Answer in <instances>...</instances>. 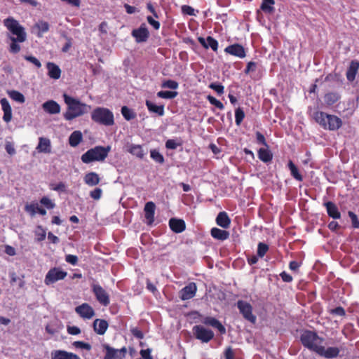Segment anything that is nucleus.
<instances>
[{
  "label": "nucleus",
  "instance_id": "nucleus-1",
  "mask_svg": "<svg viewBox=\"0 0 359 359\" xmlns=\"http://www.w3.org/2000/svg\"><path fill=\"white\" fill-rule=\"evenodd\" d=\"M300 340L305 347L316 353L320 357L333 358L343 356L340 354L341 352L344 351L341 345L334 346L332 340L325 343L324 339L315 332L304 331L301 334Z\"/></svg>",
  "mask_w": 359,
  "mask_h": 359
},
{
  "label": "nucleus",
  "instance_id": "nucleus-2",
  "mask_svg": "<svg viewBox=\"0 0 359 359\" xmlns=\"http://www.w3.org/2000/svg\"><path fill=\"white\" fill-rule=\"evenodd\" d=\"M64 101L67 105V110L64 113V118L67 121L87 114L90 110V106L81 102L79 100L74 98L67 94L63 95Z\"/></svg>",
  "mask_w": 359,
  "mask_h": 359
},
{
  "label": "nucleus",
  "instance_id": "nucleus-3",
  "mask_svg": "<svg viewBox=\"0 0 359 359\" xmlns=\"http://www.w3.org/2000/svg\"><path fill=\"white\" fill-rule=\"evenodd\" d=\"M313 117L315 121L325 130H337L342 125V121L340 118L323 111H316L314 113Z\"/></svg>",
  "mask_w": 359,
  "mask_h": 359
},
{
  "label": "nucleus",
  "instance_id": "nucleus-4",
  "mask_svg": "<svg viewBox=\"0 0 359 359\" xmlns=\"http://www.w3.org/2000/svg\"><path fill=\"white\" fill-rule=\"evenodd\" d=\"M110 151V146H96L88 149L81 156V158L84 163H90L93 161H103L107 157Z\"/></svg>",
  "mask_w": 359,
  "mask_h": 359
},
{
  "label": "nucleus",
  "instance_id": "nucleus-5",
  "mask_svg": "<svg viewBox=\"0 0 359 359\" xmlns=\"http://www.w3.org/2000/svg\"><path fill=\"white\" fill-rule=\"evenodd\" d=\"M92 120L100 125L111 126L114 124L113 113L104 107L95 108L91 114Z\"/></svg>",
  "mask_w": 359,
  "mask_h": 359
},
{
  "label": "nucleus",
  "instance_id": "nucleus-6",
  "mask_svg": "<svg viewBox=\"0 0 359 359\" xmlns=\"http://www.w3.org/2000/svg\"><path fill=\"white\" fill-rule=\"evenodd\" d=\"M4 25L7 29L16 37L14 39L18 41L19 43L24 42L27 39V34L25 29L21 26L19 22L13 18H8L4 20Z\"/></svg>",
  "mask_w": 359,
  "mask_h": 359
},
{
  "label": "nucleus",
  "instance_id": "nucleus-7",
  "mask_svg": "<svg viewBox=\"0 0 359 359\" xmlns=\"http://www.w3.org/2000/svg\"><path fill=\"white\" fill-rule=\"evenodd\" d=\"M194 337L202 343H208L214 338V332L203 325H194L192 328Z\"/></svg>",
  "mask_w": 359,
  "mask_h": 359
},
{
  "label": "nucleus",
  "instance_id": "nucleus-8",
  "mask_svg": "<svg viewBox=\"0 0 359 359\" xmlns=\"http://www.w3.org/2000/svg\"><path fill=\"white\" fill-rule=\"evenodd\" d=\"M67 275V273L66 271L60 268L54 267L48 271L44 283L46 285L53 284L58 280L65 279Z\"/></svg>",
  "mask_w": 359,
  "mask_h": 359
},
{
  "label": "nucleus",
  "instance_id": "nucleus-9",
  "mask_svg": "<svg viewBox=\"0 0 359 359\" xmlns=\"http://www.w3.org/2000/svg\"><path fill=\"white\" fill-rule=\"evenodd\" d=\"M237 307L245 320L252 323H255L257 318L252 313V307L250 303L239 300L237 302Z\"/></svg>",
  "mask_w": 359,
  "mask_h": 359
},
{
  "label": "nucleus",
  "instance_id": "nucleus-10",
  "mask_svg": "<svg viewBox=\"0 0 359 359\" xmlns=\"http://www.w3.org/2000/svg\"><path fill=\"white\" fill-rule=\"evenodd\" d=\"M106 353L104 359H122L126 357L127 349L126 347L114 348L107 344L103 346Z\"/></svg>",
  "mask_w": 359,
  "mask_h": 359
},
{
  "label": "nucleus",
  "instance_id": "nucleus-11",
  "mask_svg": "<svg viewBox=\"0 0 359 359\" xmlns=\"http://www.w3.org/2000/svg\"><path fill=\"white\" fill-rule=\"evenodd\" d=\"M92 290L96 299L103 306L109 304V297L106 290L98 284L92 285Z\"/></svg>",
  "mask_w": 359,
  "mask_h": 359
},
{
  "label": "nucleus",
  "instance_id": "nucleus-12",
  "mask_svg": "<svg viewBox=\"0 0 359 359\" xmlns=\"http://www.w3.org/2000/svg\"><path fill=\"white\" fill-rule=\"evenodd\" d=\"M75 311L84 319H91L95 315L93 307L87 303H83L76 306Z\"/></svg>",
  "mask_w": 359,
  "mask_h": 359
},
{
  "label": "nucleus",
  "instance_id": "nucleus-13",
  "mask_svg": "<svg viewBox=\"0 0 359 359\" xmlns=\"http://www.w3.org/2000/svg\"><path fill=\"white\" fill-rule=\"evenodd\" d=\"M196 290V285L194 283H190L180 291V297L182 300L190 299L195 296Z\"/></svg>",
  "mask_w": 359,
  "mask_h": 359
},
{
  "label": "nucleus",
  "instance_id": "nucleus-14",
  "mask_svg": "<svg viewBox=\"0 0 359 359\" xmlns=\"http://www.w3.org/2000/svg\"><path fill=\"white\" fill-rule=\"evenodd\" d=\"M201 322L205 325L211 326L213 328H216L222 334L226 333V328L224 327V326L215 318L205 316L203 318Z\"/></svg>",
  "mask_w": 359,
  "mask_h": 359
},
{
  "label": "nucleus",
  "instance_id": "nucleus-15",
  "mask_svg": "<svg viewBox=\"0 0 359 359\" xmlns=\"http://www.w3.org/2000/svg\"><path fill=\"white\" fill-rule=\"evenodd\" d=\"M132 36L135 38L137 43L145 42L149 38V31L144 24H142L138 29L132 32Z\"/></svg>",
  "mask_w": 359,
  "mask_h": 359
},
{
  "label": "nucleus",
  "instance_id": "nucleus-16",
  "mask_svg": "<svg viewBox=\"0 0 359 359\" xmlns=\"http://www.w3.org/2000/svg\"><path fill=\"white\" fill-rule=\"evenodd\" d=\"M224 51L230 55L243 58L245 57V51L243 46L235 43L227 46Z\"/></svg>",
  "mask_w": 359,
  "mask_h": 359
},
{
  "label": "nucleus",
  "instance_id": "nucleus-17",
  "mask_svg": "<svg viewBox=\"0 0 359 359\" xmlns=\"http://www.w3.org/2000/svg\"><path fill=\"white\" fill-rule=\"evenodd\" d=\"M169 226L172 231L177 233H182L186 229L184 221L177 218H171L169 220Z\"/></svg>",
  "mask_w": 359,
  "mask_h": 359
},
{
  "label": "nucleus",
  "instance_id": "nucleus-18",
  "mask_svg": "<svg viewBox=\"0 0 359 359\" xmlns=\"http://www.w3.org/2000/svg\"><path fill=\"white\" fill-rule=\"evenodd\" d=\"M0 103L4 111L3 120L6 123H8L12 119V109L6 98H1Z\"/></svg>",
  "mask_w": 359,
  "mask_h": 359
},
{
  "label": "nucleus",
  "instance_id": "nucleus-19",
  "mask_svg": "<svg viewBox=\"0 0 359 359\" xmlns=\"http://www.w3.org/2000/svg\"><path fill=\"white\" fill-rule=\"evenodd\" d=\"M43 109L50 114H57L60 112V106L54 100H48L42 104Z\"/></svg>",
  "mask_w": 359,
  "mask_h": 359
},
{
  "label": "nucleus",
  "instance_id": "nucleus-20",
  "mask_svg": "<svg viewBox=\"0 0 359 359\" xmlns=\"http://www.w3.org/2000/svg\"><path fill=\"white\" fill-rule=\"evenodd\" d=\"M126 151L140 159L143 158L146 154L140 144H128L126 146Z\"/></svg>",
  "mask_w": 359,
  "mask_h": 359
},
{
  "label": "nucleus",
  "instance_id": "nucleus-21",
  "mask_svg": "<svg viewBox=\"0 0 359 359\" xmlns=\"http://www.w3.org/2000/svg\"><path fill=\"white\" fill-rule=\"evenodd\" d=\"M144 215L147 219V223L151 224L154 221L155 204L151 202H147L144 206Z\"/></svg>",
  "mask_w": 359,
  "mask_h": 359
},
{
  "label": "nucleus",
  "instance_id": "nucleus-22",
  "mask_svg": "<svg viewBox=\"0 0 359 359\" xmlns=\"http://www.w3.org/2000/svg\"><path fill=\"white\" fill-rule=\"evenodd\" d=\"M358 69L359 62L357 60L351 61L346 74L348 81H353L355 80Z\"/></svg>",
  "mask_w": 359,
  "mask_h": 359
},
{
  "label": "nucleus",
  "instance_id": "nucleus-23",
  "mask_svg": "<svg viewBox=\"0 0 359 359\" xmlns=\"http://www.w3.org/2000/svg\"><path fill=\"white\" fill-rule=\"evenodd\" d=\"M216 223L224 229H228L231 224V219L226 212H220L216 217Z\"/></svg>",
  "mask_w": 359,
  "mask_h": 359
},
{
  "label": "nucleus",
  "instance_id": "nucleus-24",
  "mask_svg": "<svg viewBox=\"0 0 359 359\" xmlns=\"http://www.w3.org/2000/svg\"><path fill=\"white\" fill-rule=\"evenodd\" d=\"M198 40L204 48H208L210 47L212 49V50L217 51L218 48V42L212 36H208L207 39L199 37Z\"/></svg>",
  "mask_w": 359,
  "mask_h": 359
},
{
  "label": "nucleus",
  "instance_id": "nucleus-25",
  "mask_svg": "<svg viewBox=\"0 0 359 359\" xmlns=\"http://www.w3.org/2000/svg\"><path fill=\"white\" fill-rule=\"evenodd\" d=\"M108 327V323L105 320L95 319L93 322V328L95 332L100 334H104Z\"/></svg>",
  "mask_w": 359,
  "mask_h": 359
},
{
  "label": "nucleus",
  "instance_id": "nucleus-26",
  "mask_svg": "<svg viewBox=\"0 0 359 359\" xmlns=\"http://www.w3.org/2000/svg\"><path fill=\"white\" fill-rule=\"evenodd\" d=\"M36 149L39 152L50 154L51 152L50 141L48 138L40 137Z\"/></svg>",
  "mask_w": 359,
  "mask_h": 359
},
{
  "label": "nucleus",
  "instance_id": "nucleus-27",
  "mask_svg": "<svg viewBox=\"0 0 359 359\" xmlns=\"http://www.w3.org/2000/svg\"><path fill=\"white\" fill-rule=\"evenodd\" d=\"M51 356L52 359H80L78 355L74 353L60 350L53 351Z\"/></svg>",
  "mask_w": 359,
  "mask_h": 359
},
{
  "label": "nucleus",
  "instance_id": "nucleus-28",
  "mask_svg": "<svg viewBox=\"0 0 359 359\" xmlns=\"http://www.w3.org/2000/svg\"><path fill=\"white\" fill-rule=\"evenodd\" d=\"M327 214L330 217L333 219H339L341 217V213L338 210L337 205L332 201H327L325 203Z\"/></svg>",
  "mask_w": 359,
  "mask_h": 359
},
{
  "label": "nucleus",
  "instance_id": "nucleus-29",
  "mask_svg": "<svg viewBox=\"0 0 359 359\" xmlns=\"http://www.w3.org/2000/svg\"><path fill=\"white\" fill-rule=\"evenodd\" d=\"M48 75L53 79H58L61 75L60 67L53 62L47 63Z\"/></svg>",
  "mask_w": 359,
  "mask_h": 359
},
{
  "label": "nucleus",
  "instance_id": "nucleus-30",
  "mask_svg": "<svg viewBox=\"0 0 359 359\" xmlns=\"http://www.w3.org/2000/svg\"><path fill=\"white\" fill-rule=\"evenodd\" d=\"M83 180L87 185L93 187L100 183V178L96 172H90L86 174Z\"/></svg>",
  "mask_w": 359,
  "mask_h": 359
},
{
  "label": "nucleus",
  "instance_id": "nucleus-31",
  "mask_svg": "<svg viewBox=\"0 0 359 359\" xmlns=\"http://www.w3.org/2000/svg\"><path fill=\"white\" fill-rule=\"evenodd\" d=\"M211 236L217 240L225 241L229 237V232L214 227L211 229Z\"/></svg>",
  "mask_w": 359,
  "mask_h": 359
},
{
  "label": "nucleus",
  "instance_id": "nucleus-32",
  "mask_svg": "<svg viewBox=\"0 0 359 359\" xmlns=\"http://www.w3.org/2000/svg\"><path fill=\"white\" fill-rule=\"evenodd\" d=\"M82 139L83 135L81 132L79 130H75L70 135L69 143L72 147H75L79 144L82 141Z\"/></svg>",
  "mask_w": 359,
  "mask_h": 359
},
{
  "label": "nucleus",
  "instance_id": "nucleus-33",
  "mask_svg": "<svg viewBox=\"0 0 359 359\" xmlns=\"http://www.w3.org/2000/svg\"><path fill=\"white\" fill-rule=\"evenodd\" d=\"M146 105L149 111L157 114L158 116L164 114V106H157L149 100L146 101Z\"/></svg>",
  "mask_w": 359,
  "mask_h": 359
},
{
  "label": "nucleus",
  "instance_id": "nucleus-34",
  "mask_svg": "<svg viewBox=\"0 0 359 359\" xmlns=\"http://www.w3.org/2000/svg\"><path fill=\"white\" fill-rule=\"evenodd\" d=\"M340 98V95L337 93H328L325 94L324 100L326 104L332 105L336 103Z\"/></svg>",
  "mask_w": 359,
  "mask_h": 359
},
{
  "label": "nucleus",
  "instance_id": "nucleus-35",
  "mask_svg": "<svg viewBox=\"0 0 359 359\" xmlns=\"http://www.w3.org/2000/svg\"><path fill=\"white\" fill-rule=\"evenodd\" d=\"M258 156L261 161L265 163L269 162L272 159V154L271 151L264 148L259 149Z\"/></svg>",
  "mask_w": 359,
  "mask_h": 359
},
{
  "label": "nucleus",
  "instance_id": "nucleus-36",
  "mask_svg": "<svg viewBox=\"0 0 359 359\" xmlns=\"http://www.w3.org/2000/svg\"><path fill=\"white\" fill-rule=\"evenodd\" d=\"M39 204L36 202H32L31 203L26 204L25 206V210L29 214L31 217H34L36 212H38Z\"/></svg>",
  "mask_w": 359,
  "mask_h": 359
},
{
  "label": "nucleus",
  "instance_id": "nucleus-37",
  "mask_svg": "<svg viewBox=\"0 0 359 359\" xmlns=\"http://www.w3.org/2000/svg\"><path fill=\"white\" fill-rule=\"evenodd\" d=\"M9 97L13 100L20 103H24L25 101V96L17 90H11L8 93Z\"/></svg>",
  "mask_w": 359,
  "mask_h": 359
},
{
  "label": "nucleus",
  "instance_id": "nucleus-38",
  "mask_svg": "<svg viewBox=\"0 0 359 359\" xmlns=\"http://www.w3.org/2000/svg\"><path fill=\"white\" fill-rule=\"evenodd\" d=\"M121 114L125 118L127 121H130L135 118V113L130 109H129L126 106H123L121 108Z\"/></svg>",
  "mask_w": 359,
  "mask_h": 359
},
{
  "label": "nucleus",
  "instance_id": "nucleus-39",
  "mask_svg": "<svg viewBox=\"0 0 359 359\" xmlns=\"http://www.w3.org/2000/svg\"><path fill=\"white\" fill-rule=\"evenodd\" d=\"M288 167L290 170L291 175L292 177L298 181H302V176L299 173L298 169L296 165L292 163V161H290L288 163Z\"/></svg>",
  "mask_w": 359,
  "mask_h": 359
},
{
  "label": "nucleus",
  "instance_id": "nucleus-40",
  "mask_svg": "<svg viewBox=\"0 0 359 359\" xmlns=\"http://www.w3.org/2000/svg\"><path fill=\"white\" fill-rule=\"evenodd\" d=\"M36 27L39 29L38 36H42V34L47 32L49 29V24L45 21H39L36 24Z\"/></svg>",
  "mask_w": 359,
  "mask_h": 359
},
{
  "label": "nucleus",
  "instance_id": "nucleus-41",
  "mask_svg": "<svg viewBox=\"0 0 359 359\" xmlns=\"http://www.w3.org/2000/svg\"><path fill=\"white\" fill-rule=\"evenodd\" d=\"M274 3V0H263L261 8L264 12L271 13L274 9L273 7L272 6V5H273Z\"/></svg>",
  "mask_w": 359,
  "mask_h": 359
},
{
  "label": "nucleus",
  "instance_id": "nucleus-42",
  "mask_svg": "<svg viewBox=\"0 0 359 359\" xmlns=\"http://www.w3.org/2000/svg\"><path fill=\"white\" fill-rule=\"evenodd\" d=\"M177 92L176 91H159L157 93V96L163 99H172L175 98L177 95Z\"/></svg>",
  "mask_w": 359,
  "mask_h": 359
},
{
  "label": "nucleus",
  "instance_id": "nucleus-43",
  "mask_svg": "<svg viewBox=\"0 0 359 359\" xmlns=\"http://www.w3.org/2000/svg\"><path fill=\"white\" fill-rule=\"evenodd\" d=\"M151 158L158 163H164V157L161 154H160L157 150L153 149L150 151Z\"/></svg>",
  "mask_w": 359,
  "mask_h": 359
},
{
  "label": "nucleus",
  "instance_id": "nucleus-44",
  "mask_svg": "<svg viewBox=\"0 0 359 359\" xmlns=\"http://www.w3.org/2000/svg\"><path fill=\"white\" fill-rule=\"evenodd\" d=\"M245 117V113L243 110L238 107L235 111L236 123L237 126H240Z\"/></svg>",
  "mask_w": 359,
  "mask_h": 359
},
{
  "label": "nucleus",
  "instance_id": "nucleus-45",
  "mask_svg": "<svg viewBox=\"0 0 359 359\" xmlns=\"http://www.w3.org/2000/svg\"><path fill=\"white\" fill-rule=\"evenodd\" d=\"M10 39L12 41L10 45V52L12 53H18L20 50V46L18 44V41L14 39V36H11Z\"/></svg>",
  "mask_w": 359,
  "mask_h": 359
},
{
  "label": "nucleus",
  "instance_id": "nucleus-46",
  "mask_svg": "<svg viewBox=\"0 0 359 359\" xmlns=\"http://www.w3.org/2000/svg\"><path fill=\"white\" fill-rule=\"evenodd\" d=\"M269 250V246L263 243H259L257 248V255L263 257Z\"/></svg>",
  "mask_w": 359,
  "mask_h": 359
},
{
  "label": "nucleus",
  "instance_id": "nucleus-47",
  "mask_svg": "<svg viewBox=\"0 0 359 359\" xmlns=\"http://www.w3.org/2000/svg\"><path fill=\"white\" fill-rule=\"evenodd\" d=\"M40 203L50 210L55 207V204L46 196L42 197L40 200Z\"/></svg>",
  "mask_w": 359,
  "mask_h": 359
},
{
  "label": "nucleus",
  "instance_id": "nucleus-48",
  "mask_svg": "<svg viewBox=\"0 0 359 359\" xmlns=\"http://www.w3.org/2000/svg\"><path fill=\"white\" fill-rule=\"evenodd\" d=\"M207 99L211 104L215 105L218 109H223L224 108V104L219 100H217L213 96L208 95Z\"/></svg>",
  "mask_w": 359,
  "mask_h": 359
},
{
  "label": "nucleus",
  "instance_id": "nucleus-49",
  "mask_svg": "<svg viewBox=\"0 0 359 359\" xmlns=\"http://www.w3.org/2000/svg\"><path fill=\"white\" fill-rule=\"evenodd\" d=\"M209 88L216 91L218 95H222L224 93V87L220 83H211L209 85Z\"/></svg>",
  "mask_w": 359,
  "mask_h": 359
},
{
  "label": "nucleus",
  "instance_id": "nucleus-50",
  "mask_svg": "<svg viewBox=\"0 0 359 359\" xmlns=\"http://www.w3.org/2000/svg\"><path fill=\"white\" fill-rule=\"evenodd\" d=\"M178 83L173 80H167L162 83L163 88H167L170 89H177L178 88Z\"/></svg>",
  "mask_w": 359,
  "mask_h": 359
},
{
  "label": "nucleus",
  "instance_id": "nucleus-51",
  "mask_svg": "<svg viewBox=\"0 0 359 359\" xmlns=\"http://www.w3.org/2000/svg\"><path fill=\"white\" fill-rule=\"evenodd\" d=\"M348 215L351 218L352 226L355 229L359 228V220L357 215L352 211H348Z\"/></svg>",
  "mask_w": 359,
  "mask_h": 359
},
{
  "label": "nucleus",
  "instance_id": "nucleus-52",
  "mask_svg": "<svg viewBox=\"0 0 359 359\" xmlns=\"http://www.w3.org/2000/svg\"><path fill=\"white\" fill-rule=\"evenodd\" d=\"M73 345L76 348L86 349L87 351H90L91 348V346L88 343H85L83 341H76L73 343Z\"/></svg>",
  "mask_w": 359,
  "mask_h": 359
},
{
  "label": "nucleus",
  "instance_id": "nucleus-53",
  "mask_svg": "<svg viewBox=\"0 0 359 359\" xmlns=\"http://www.w3.org/2000/svg\"><path fill=\"white\" fill-rule=\"evenodd\" d=\"M5 149L6 152L10 155H14L15 154V149L14 144L12 142L6 141L5 144Z\"/></svg>",
  "mask_w": 359,
  "mask_h": 359
},
{
  "label": "nucleus",
  "instance_id": "nucleus-54",
  "mask_svg": "<svg viewBox=\"0 0 359 359\" xmlns=\"http://www.w3.org/2000/svg\"><path fill=\"white\" fill-rule=\"evenodd\" d=\"M25 59L32 63L34 65H35L37 68H40L41 67V62L35 57L32 55H25Z\"/></svg>",
  "mask_w": 359,
  "mask_h": 359
},
{
  "label": "nucleus",
  "instance_id": "nucleus-55",
  "mask_svg": "<svg viewBox=\"0 0 359 359\" xmlns=\"http://www.w3.org/2000/svg\"><path fill=\"white\" fill-rule=\"evenodd\" d=\"M102 191L100 188H96L90 192V196L95 200H99L102 196Z\"/></svg>",
  "mask_w": 359,
  "mask_h": 359
},
{
  "label": "nucleus",
  "instance_id": "nucleus-56",
  "mask_svg": "<svg viewBox=\"0 0 359 359\" xmlns=\"http://www.w3.org/2000/svg\"><path fill=\"white\" fill-rule=\"evenodd\" d=\"M182 11L183 13L189 15H195L194 9L190 6H187V5L182 6Z\"/></svg>",
  "mask_w": 359,
  "mask_h": 359
},
{
  "label": "nucleus",
  "instance_id": "nucleus-57",
  "mask_svg": "<svg viewBox=\"0 0 359 359\" xmlns=\"http://www.w3.org/2000/svg\"><path fill=\"white\" fill-rule=\"evenodd\" d=\"M225 359H233L235 356V351L231 348L228 347L224 352Z\"/></svg>",
  "mask_w": 359,
  "mask_h": 359
},
{
  "label": "nucleus",
  "instance_id": "nucleus-58",
  "mask_svg": "<svg viewBox=\"0 0 359 359\" xmlns=\"http://www.w3.org/2000/svg\"><path fill=\"white\" fill-rule=\"evenodd\" d=\"M180 144L177 143L174 140H168L165 142V147L169 149H175Z\"/></svg>",
  "mask_w": 359,
  "mask_h": 359
},
{
  "label": "nucleus",
  "instance_id": "nucleus-59",
  "mask_svg": "<svg viewBox=\"0 0 359 359\" xmlns=\"http://www.w3.org/2000/svg\"><path fill=\"white\" fill-rule=\"evenodd\" d=\"M65 260L67 262L72 265H76L78 262V257L76 255H68L66 256Z\"/></svg>",
  "mask_w": 359,
  "mask_h": 359
},
{
  "label": "nucleus",
  "instance_id": "nucleus-60",
  "mask_svg": "<svg viewBox=\"0 0 359 359\" xmlns=\"http://www.w3.org/2000/svg\"><path fill=\"white\" fill-rule=\"evenodd\" d=\"M51 189L57 191H65L66 186L63 182H60L55 186L51 185Z\"/></svg>",
  "mask_w": 359,
  "mask_h": 359
},
{
  "label": "nucleus",
  "instance_id": "nucleus-61",
  "mask_svg": "<svg viewBox=\"0 0 359 359\" xmlns=\"http://www.w3.org/2000/svg\"><path fill=\"white\" fill-rule=\"evenodd\" d=\"M147 22L151 25L153 26V27L155 29H158L159 27H160V23L159 22L155 20L154 19H153L152 17L151 16H148L147 18Z\"/></svg>",
  "mask_w": 359,
  "mask_h": 359
},
{
  "label": "nucleus",
  "instance_id": "nucleus-62",
  "mask_svg": "<svg viewBox=\"0 0 359 359\" xmlns=\"http://www.w3.org/2000/svg\"><path fill=\"white\" fill-rule=\"evenodd\" d=\"M67 332L70 334L76 335L81 332V330L76 326H68Z\"/></svg>",
  "mask_w": 359,
  "mask_h": 359
},
{
  "label": "nucleus",
  "instance_id": "nucleus-63",
  "mask_svg": "<svg viewBox=\"0 0 359 359\" xmlns=\"http://www.w3.org/2000/svg\"><path fill=\"white\" fill-rule=\"evenodd\" d=\"M256 69V63L254 62H249L248 63L247 67L245 70V74H248L250 72H254Z\"/></svg>",
  "mask_w": 359,
  "mask_h": 359
},
{
  "label": "nucleus",
  "instance_id": "nucleus-64",
  "mask_svg": "<svg viewBox=\"0 0 359 359\" xmlns=\"http://www.w3.org/2000/svg\"><path fill=\"white\" fill-rule=\"evenodd\" d=\"M280 276L284 282L290 283L292 280V277L285 271L282 272Z\"/></svg>",
  "mask_w": 359,
  "mask_h": 359
}]
</instances>
